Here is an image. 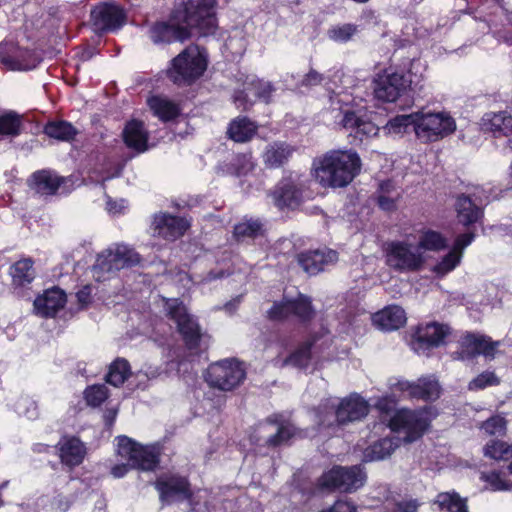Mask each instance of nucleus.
Listing matches in <instances>:
<instances>
[{
	"mask_svg": "<svg viewBox=\"0 0 512 512\" xmlns=\"http://www.w3.org/2000/svg\"><path fill=\"white\" fill-rule=\"evenodd\" d=\"M215 6V0H183L166 20L150 26L148 36L155 45H170L190 40L193 30L199 36L213 35L217 30Z\"/></svg>",
	"mask_w": 512,
	"mask_h": 512,
	"instance_id": "obj_1",
	"label": "nucleus"
},
{
	"mask_svg": "<svg viewBox=\"0 0 512 512\" xmlns=\"http://www.w3.org/2000/svg\"><path fill=\"white\" fill-rule=\"evenodd\" d=\"M361 159L355 151L327 152L315 169L316 178L324 187L343 188L360 173Z\"/></svg>",
	"mask_w": 512,
	"mask_h": 512,
	"instance_id": "obj_2",
	"label": "nucleus"
},
{
	"mask_svg": "<svg viewBox=\"0 0 512 512\" xmlns=\"http://www.w3.org/2000/svg\"><path fill=\"white\" fill-rule=\"evenodd\" d=\"M370 410V405L358 393H351L342 398L338 404H334L331 399L322 401L316 410L317 417L322 425L328 427L336 424L345 426L349 423L361 421Z\"/></svg>",
	"mask_w": 512,
	"mask_h": 512,
	"instance_id": "obj_3",
	"label": "nucleus"
},
{
	"mask_svg": "<svg viewBox=\"0 0 512 512\" xmlns=\"http://www.w3.org/2000/svg\"><path fill=\"white\" fill-rule=\"evenodd\" d=\"M207 67V56L197 45H191L170 61L166 75L175 85L187 87L195 84L204 75Z\"/></svg>",
	"mask_w": 512,
	"mask_h": 512,
	"instance_id": "obj_4",
	"label": "nucleus"
},
{
	"mask_svg": "<svg viewBox=\"0 0 512 512\" xmlns=\"http://www.w3.org/2000/svg\"><path fill=\"white\" fill-rule=\"evenodd\" d=\"M366 481V474L359 465H334L324 471L316 480L319 492L353 493L361 488Z\"/></svg>",
	"mask_w": 512,
	"mask_h": 512,
	"instance_id": "obj_5",
	"label": "nucleus"
},
{
	"mask_svg": "<svg viewBox=\"0 0 512 512\" xmlns=\"http://www.w3.org/2000/svg\"><path fill=\"white\" fill-rule=\"evenodd\" d=\"M167 317L176 324V329L189 351L200 348L203 332L198 320L188 312L187 307L179 298L167 299L165 302Z\"/></svg>",
	"mask_w": 512,
	"mask_h": 512,
	"instance_id": "obj_6",
	"label": "nucleus"
},
{
	"mask_svg": "<svg viewBox=\"0 0 512 512\" xmlns=\"http://www.w3.org/2000/svg\"><path fill=\"white\" fill-rule=\"evenodd\" d=\"M118 440V455L132 465V469L154 472L161 462V449L156 444H141L136 440L121 435Z\"/></svg>",
	"mask_w": 512,
	"mask_h": 512,
	"instance_id": "obj_7",
	"label": "nucleus"
},
{
	"mask_svg": "<svg viewBox=\"0 0 512 512\" xmlns=\"http://www.w3.org/2000/svg\"><path fill=\"white\" fill-rule=\"evenodd\" d=\"M246 379L243 362L236 358H226L211 363L205 373L204 380L212 388L230 392L238 388Z\"/></svg>",
	"mask_w": 512,
	"mask_h": 512,
	"instance_id": "obj_8",
	"label": "nucleus"
},
{
	"mask_svg": "<svg viewBox=\"0 0 512 512\" xmlns=\"http://www.w3.org/2000/svg\"><path fill=\"white\" fill-rule=\"evenodd\" d=\"M89 20L96 34L115 33L126 25L127 12L115 0H103L91 8Z\"/></svg>",
	"mask_w": 512,
	"mask_h": 512,
	"instance_id": "obj_9",
	"label": "nucleus"
},
{
	"mask_svg": "<svg viewBox=\"0 0 512 512\" xmlns=\"http://www.w3.org/2000/svg\"><path fill=\"white\" fill-rule=\"evenodd\" d=\"M141 256L135 249L127 245H117L114 250L107 249L100 253L93 267L98 278L105 274L115 273L124 268H131L138 265Z\"/></svg>",
	"mask_w": 512,
	"mask_h": 512,
	"instance_id": "obj_10",
	"label": "nucleus"
},
{
	"mask_svg": "<svg viewBox=\"0 0 512 512\" xmlns=\"http://www.w3.org/2000/svg\"><path fill=\"white\" fill-rule=\"evenodd\" d=\"M162 505L191 501L194 497L191 483L180 474H162L153 483Z\"/></svg>",
	"mask_w": 512,
	"mask_h": 512,
	"instance_id": "obj_11",
	"label": "nucleus"
},
{
	"mask_svg": "<svg viewBox=\"0 0 512 512\" xmlns=\"http://www.w3.org/2000/svg\"><path fill=\"white\" fill-rule=\"evenodd\" d=\"M416 114L415 134L424 143L435 142L456 129L455 121L450 116L442 113Z\"/></svg>",
	"mask_w": 512,
	"mask_h": 512,
	"instance_id": "obj_12",
	"label": "nucleus"
},
{
	"mask_svg": "<svg viewBox=\"0 0 512 512\" xmlns=\"http://www.w3.org/2000/svg\"><path fill=\"white\" fill-rule=\"evenodd\" d=\"M411 83L410 70L407 73L385 70L373 81L374 96L382 102H395L410 88Z\"/></svg>",
	"mask_w": 512,
	"mask_h": 512,
	"instance_id": "obj_13",
	"label": "nucleus"
},
{
	"mask_svg": "<svg viewBox=\"0 0 512 512\" xmlns=\"http://www.w3.org/2000/svg\"><path fill=\"white\" fill-rule=\"evenodd\" d=\"M451 334L447 324L429 322L416 327L411 337V346L418 354L428 355L435 348L446 344V338Z\"/></svg>",
	"mask_w": 512,
	"mask_h": 512,
	"instance_id": "obj_14",
	"label": "nucleus"
},
{
	"mask_svg": "<svg viewBox=\"0 0 512 512\" xmlns=\"http://www.w3.org/2000/svg\"><path fill=\"white\" fill-rule=\"evenodd\" d=\"M386 263L398 272H417L422 269L424 258L421 253L413 252L405 241H392L386 249Z\"/></svg>",
	"mask_w": 512,
	"mask_h": 512,
	"instance_id": "obj_15",
	"label": "nucleus"
},
{
	"mask_svg": "<svg viewBox=\"0 0 512 512\" xmlns=\"http://www.w3.org/2000/svg\"><path fill=\"white\" fill-rule=\"evenodd\" d=\"M430 421L416 411L400 409L395 411L389 420V427L393 432L404 430L405 442L412 443L420 439L428 430Z\"/></svg>",
	"mask_w": 512,
	"mask_h": 512,
	"instance_id": "obj_16",
	"label": "nucleus"
},
{
	"mask_svg": "<svg viewBox=\"0 0 512 512\" xmlns=\"http://www.w3.org/2000/svg\"><path fill=\"white\" fill-rule=\"evenodd\" d=\"M190 227L191 223L186 217L162 211L153 214L150 225L154 237L170 242L183 237Z\"/></svg>",
	"mask_w": 512,
	"mask_h": 512,
	"instance_id": "obj_17",
	"label": "nucleus"
},
{
	"mask_svg": "<svg viewBox=\"0 0 512 512\" xmlns=\"http://www.w3.org/2000/svg\"><path fill=\"white\" fill-rule=\"evenodd\" d=\"M279 210L298 208L303 201V185L292 176L282 177L270 193Z\"/></svg>",
	"mask_w": 512,
	"mask_h": 512,
	"instance_id": "obj_18",
	"label": "nucleus"
},
{
	"mask_svg": "<svg viewBox=\"0 0 512 512\" xmlns=\"http://www.w3.org/2000/svg\"><path fill=\"white\" fill-rule=\"evenodd\" d=\"M460 357L463 360H472L479 355L493 359L499 342L491 337L473 332H467L460 340Z\"/></svg>",
	"mask_w": 512,
	"mask_h": 512,
	"instance_id": "obj_19",
	"label": "nucleus"
},
{
	"mask_svg": "<svg viewBox=\"0 0 512 512\" xmlns=\"http://www.w3.org/2000/svg\"><path fill=\"white\" fill-rule=\"evenodd\" d=\"M397 389L408 394L410 399L434 402L441 395V387L437 380L430 377H420L417 381H398Z\"/></svg>",
	"mask_w": 512,
	"mask_h": 512,
	"instance_id": "obj_20",
	"label": "nucleus"
},
{
	"mask_svg": "<svg viewBox=\"0 0 512 512\" xmlns=\"http://www.w3.org/2000/svg\"><path fill=\"white\" fill-rule=\"evenodd\" d=\"M55 448L60 462L70 469L81 465L87 454L85 443L74 435H63Z\"/></svg>",
	"mask_w": 512,
	"mask_h": 512,
	"instance_id": "obj_21",
	"label": "nucleus"
},
{
	"mask_svg": "<svg viewBox=\"0 0 512 512\" xmlns=\"http://www.w3.org/2000/svg\"><path fill=\"white\" fill-rule=\"evenodd\" d=\"M338 260V253L332 249H315L300 252L297 255V263L309 275H316L324 270V267Z\"/></svg>",
	"mask_w": 512,
	"mask_h": 512,
	"instance_id": "obj_22",
	"label": "nucleus"
},
{
	"mask_svg": "<svg viewBox=\"0 0 512 512\" xmlns=\"http://www.w3.org/2000/svg\"><path fill=\"white\" fill-rule=\"evenodd\" d=\"M459 224L470 229L476 223L482 222L484 210L477 205L470 195L460 193L454 196L453 204Z\"/></svg>",
	"mask_w": 512,
	"mask_h": 512,
	"instance_id": "obj_23",
	"label": "nucleus"
},
{
	"mask_svg": "<svg viewBox=\"0 0 512 512\" xmlns=\"http://www.w3.org/2000/svg\"><path fill=\"white\" fill-rule=\"evenodd\" d=\"M66 293L59 287H53L36 297L33 302L35 314L43 318H53L64 308Z\"/></svg>",
	"mask_w": 512,
	"mask_h": 512,
	"instance_id": "obj_24",
	"label": "nucleus"
},
{
	"mask_svg": "<svg viewBox=\"0 0 512 512\" xmlns=\"http://www.w3.org/2000/svg\"><path fill=\"white\" fill-rule=\"evenodd\" d=\"M124 144L138 153L148 149L149 132L140 119H131L125 123L122 131Z\"/></svg>",
	"mask_w": 512,
	"mask_h": 512,
	"instance_id": "obj_25",
	"label": "nucleus"
},
{
	"mask_svg": "<svg viewBox=\"0 0 512 512\" xmlns=\"http://www.w3.org/2000/svg\"><path fill=\"white\" fill-rule=\"evenodd\" d=\"M295 151V146L286 141H274L265 147L262 160L268 169L282 168L288 164Z\"/></svg>",
	"mask_w": 512,
	"mask_h": 512,
	"instance_id": "obj_26",
	"label": "nucleus"
},
{
	"mask_svg": "<svg viewBox=\"0 0 512 512\" xmlns=\"http://www.w3.org/2000/svg\"><path fill=\"white\" fill-rule=\"evenodd\" d=\"M317 334L310 335L300 342L282 361V367L291 366L299 370H306L313 359V348L318 341Z\"/></svg>",
	"mask_w": 512,
	"mask_h": 512,
	"instance_id": "obj_27",
	"label": "nucleus"
},
{
	"mask_svg": "<svg viewBox=\"0 0 512 512\" xmlns=\"http://www.w3.org/2000/svg\"><path fill=\"white\" fill-rule=\"evenodd\" d=\"M258 132V125L247 116H237L230 120L226 130L228 139L235 143H247Z\"/></svg>",
	"mask_w": 512,
	"mask_h": 512,
	"instance_id": "obj_28",
	"label": "nucleus"
},
{
	"mask_svg": "<svg viewBox=\"0 0 512 512\" xmlns=\"http://www.w3.org/2000/svg\"><path fill=\"white\" fill-rule=\"evenodd\" d=\"M31 189L41 195H54L65 182V178L56 175L51 170L35 171L28 180Z\"/></svg>",
	"mask_w": 512,
	"mask_h": 512,
	"instance_id": "obj_29",
	"label": "nucleus"
},
{
	"mask_svg": "<svg viewBox=\"0 0 512 512\" xmlns=\"http://www.w3.org/2000/svg\"><path fill=\"white\" fill-rule=\"evenodd\" d=\"M34 262L30 258L20 259L9 268L11 286L17 294L27 288L35 279Z\"/></svg>",
	"mask_w": 512,
	"mask_h": 512,
	"instance_id": "obj_30",
	"label": "nucleus"
},
{
	"mask_svg": "<svg viewBox=\"0 0 512 512\" xmlns=\"http://www.w3.org/2000/svg\"><path fill=\"white\" fill-rule=\"evenodd\" d=\"M480 125L483 132H490L494 137L508 136L512 133V116L505 111L486 113Z\"/></svg>",
	"mask_w": 512,
	"mask_h": 512,
	"instance_id": "obj_31",
	"label": "nucleus"
},
{
	"mask_svg": "<svg viewBox=\"0 0 512 512\" xmlns=\"http://www.w3.org/2000/svg\"><path fill=\"white\" fill-rule=\"evenodd\" d=\"M373 321L382 330H398L406 323V313L400 306L390 305L376 312Z\"/></svg>",
	"mask_w": 512,
	"mask_h": 512,
	"instance_id": "obj_32",
	"label": "nucleus"
},
{
	"mask_svg": "<svg viewBox=\"0 0 512 512\" xmlns=\"http://www.w3.org/2000/svg\"><path fill=\"white\" fill-rule=\"evenodd\" d=\"M148 106L153 112V115L164 123L175 120L181 114L179 104L158 95L148 99Z\"/></svg>",
	"mask_w": 512,
	"mask_h": 512,
	"instance_id": "obj_33",
	"label": "nucleus"
},
{
	"mask_svg": "<svg viewBox=\"0 0 512 512\" xmlns=\"http://www.w3.org/2000/svg\"><path fill=\"white\" fill-rule=\"evenodd\" d=\"M43 133L51 139L72 142L78 135L77 128L66 120H50L43 127Z\"/></svg>",
	"mask_w": 512,
	"mask_h": 512,
	"instance_id": "obj_34",
	"label": "nucleus"
},
{
	"mask_svg": "<svg viewBox=\"0 0 512 512\" xmlns=\"http://www.w3.org/2000/svg\"><path fill=\"white\" fill-rule=\"evenodd\" d=\"M291 316H295L303 324L310 323L316 316L312 298L306 294L298 293L295 298H288Z\"/></svg>",
	"mask_w": 512,
	"mask_h": 512,
	"instance_id": "obj_35",
	"label": "nucleus"
},
{
	"mask_svg": "<svg viewBox=\"0 0 512 512\" xmlns=\"http://www.w3.org/2000/svg\"><path fill=\"white\" fill-rule=\"evenodd\" d=\"M23 129V116L18 112L8 110L0 114V139L18 137Z\"/></svg>",
	"mask_w": 512,
	"mask_h": 512,
	"instance_id": "obj_36",
	"label": "nucleus"
},
{
	"mask_svg": "<svg viewBox=\"0 0 512 512\" xmlns=\"http://www.w3.org/2000/svg\"><path fill=\"white\" fill-rule=\"evenodd\" d=\"M296 437H302V430L290 422H282L279 424L276 433L267 438L265 445L268 448L290 445V441Z\"/></svg>",
	"mask_w": 512,
	"mask_h": 512,
	"instance_id": "obj_37",
	"label": "nucleus"
},
{
	"mask_svg": "<svg viewBox=\"0 0 512 512\" xmlns=\"http://www.w3.org/2000/svg\"><path fill=\"white\" fill-rule=\"evenodd\" d=\"M435 502L442 511L469 512L468 499L461 497L455 490L438 493Z\"/></svg>",
	"mask_w": 512,
	"mask_h": 512,
	"instance_id": "obj_38",
	"label": "nucleus"
},
{
	"mask_svg": "<svg viewBox=\"0 0 512 512\" xmlns=\"http://www.w3.org/2000/svg\"><path fill=\"white\" fill-rule=\"evenodd\" d=\"M265 233L264 225L260 219H245L233 227V237L237 241L244 239H255Z\"/></svg>",
	"mask_w": 512,
	"mask_h": 512,
	"instance_id": "obj_39",
	"label": "nucleus"
},
{
	"mask_svg": "<svg viewBox=\"0 0 512 512\" xmlns=\"http://www.w3.org/2000/svg\"><path fill=\"white\" fill-rule=\"evenodd\" d=\"M130 375L131 366L129 362L124 358H117L110 364L105 380L114 387H120Z\"/></svg>",
	"mask_w": 512,
	"mask_h": 512,
	"instance_id": "obj_40",
	"label": "nucleus"
},
{
	"mask_svg": "<svg viewBox=\"0 0 512 512\" xmlns=\"http://www.w3.org/2000/svg\"><path fill=\"white\" fill-rule=\"evenodd\" d=\"M480 480L485 482L491 491H511L512 481L503 469L482 472Z\"/></svg>",
	"mask_w": 512,
	"mask_h": 512,
	"instance_id": "obj_41",
	"label": "nucleus"
},
{
	"mask_svg": "<svg viewBox=\"0 0 512 512\" xmlns=\"http://www.w3.org/2000/svg\"><path fill=\"white\" fill-rule=\"evenodd\" d=\"M483 454L487 458L510 463L512 461V444L499 439H491L485 444Z\"/></svg>",
	"mask_w": 512,
	"mask_h": 512,
	"instance_id": "obj_42",
	"label": "nucleus"
},
{
	"mask_svg": "<svg viewBox=\"0 0 512 512\" xmlns=\"http://www.w3.org/2000/svg\"><path fill=\"white\" fill-rule=\"evenodd\" d=\"M418 247L425 251H441L448 247V243L441 232L426 229L419 237Z\"/></svg>",
	"mask_w": 512,
	"mask_h": 512,
	"instance_id": "obj_43",
	"label": "nucleus"
},
{
	"mask_svg": "<svg viewBox=\"0 0 512 512\" xmlns=\"http://www.w3.org/2000/svg\"><path fill=\"white\" fill-rule=\"evenodd\" d=\"M394 451L393 441L390 438H381L367 447L364 451L366 461L383 460Z\"/></svg>",
	"mask_w": 512,
	"mask_h": 512,
	"instance_id": "obj_44",
	"label": "nucleus"
},
{
	"mask_svg": "<svg viewBox=\"0 0 512 512\" xmlns=\"http://www.w3.org/2000/svg\"><path fill=\"white\" fill-rule=\"evenodd\" d=\"M416 119V113L396 115L388 121L386 127L390 133L402 134L412 131L415 133Z\"/></svg>",
	"mask_w": 512,
	"mask_h": 512,
	"instance_id": "obj_45",
	"label": "nucleus"
},
{
	"mask_svg": "<svg viewBox=\"0 0 512 512\" xmlns=\"http://www.w3.org/2000/svg\"><path fill=\"white\" fill-rule=\"evenodd\" d=\"M109 396V389L104 384L88 385L83 391V398L91 408L100 407Z\"/></svg>",
	"mask_w": 512,
	"mask_h": 512,
	"instance_id": "obj_46",
	"label": "nucleus"
},
{
	"mask_svg": "<svg viewBox=\"0 0 512 512\" xmlns=\"http://www.w3.org/2000/svg\"><path fill=\"white\" fill-rule=\"evenodd\" d=\"M358 31V25L353 23H345L331 26L327 30V36L330 40L336 43H347L353 39Z\"/></svg>",
	"mask_w": 512,
	"mask_h": 512,
	"instance_id": "obj_47",
	"label": "nucleus"
},
{
	"mask_svg": "<svg viewBox=\"0 0 512 512\" xmlns=\"http://www.w3.org/2000/svg\"><path fill=\"white\" fill-rule=\"evenodd\" d=\"M480 429L489 436H502L506 433L507 421L500 415H493L481 423Z\"/></svg>",
	"mask_w": 512,
	"mask_h": 512,
	"instance_id": "obj_48",
	"label": "nucleus"
},
{
	"mask_svg": "<svg viewBox=\"0 0 512 512\" xmlns=\"http://www.w3.org/2000/svg\"><path fill=\"white\" fill-rule=\"evenodd\" d=\"M500 384V379L492 371H484L473 378L469 384L470 391L483 390L490 386H497Z\"/></svg>",
	"mask_w": 512,
	"mask_h": 512,
	"instance_id": "obj_49",
	"label": "nucleus"
},
{
	"mask_svg": "<svg viewBox=\"0 0 512 512\" xmlns=\"http://www.w3.org/2000/svg\"><path fill=\"white\" fill-rule=\"evenodd\" d=\"M291 316L288 298L275 301L267 311V318L270 321L283 322Z\"/></svg>",
	"mask_w": 512,
	"mask_h": 512,
	"instance_id": "obj_50",
	"label": "nucleus"
},
{
	"mask_svg": "<svg viewBox=\"0 0 512 512\" xmlns=\"http://www.w3.org/2000/svg\"><path fill=\"white\" fill-rule=\"evenodd\" d=\"M462 256L450 249V251L442 257L441 261L435 266L437 273H448L454 270L461 261Z\"/></svg>",
	"mask_w": 512,
	"mask_h": 512,
	"instance_id": "obj_51",
	"label": "nucleus"
},
{
	"mask_svg": "<svg viewBox=\"0 0 512 512\" xmlns=\"http://www.w3.org/2000/svg\"><path fill=\"white\" fill-rule=\"evenodd\" d=\"M475 238V231L468 229V231L458 234L455 237L451 249L463 256L464 250L474 241Z\"/></svg>",
	"mask_w": 512,
	"mask_h": 512,
	"instance_id": "obj_52",
	"label": "nucleus"
},
{
	"mask_svg": "<svg viewBox=\"0 0 512 512\" xmlns=\"http://www.w3.org/2000/svg\"><path fill=\"white\" fill-rule=\"evenodd\" d=\"M341 114H342V118H341L339 124L343 128L350 129L355 132L358 127L361 117L358 116L352 108L343 109L341 111Z\"/></svg>",
	"mask_w": 512,
	"mask_h": 512,
	"instance_id": "obj_53",
	"label": "nucleus"
},
{
	"mask_svg": "<svg viewBox=\"0 0 512 512\" xmlns=\"http://www.w3.org/2000/svg\"><path fill=\"white\" fill-rule=\"evenodd\" d=\"M232 99L236 108L241 111L247 112L253 106V102L250 101L248 94L243 89L235 90Z\"/></svg>",
	"mask_w": 512,
	"mask_h": 512,
	"instance_id": "obj_54",
	"label": "nucleus"
},
{
	"mask_svg": "<svg viewBox=\"0 0 512 512\" xmlns=\"http://www.w3.org/2000/svg\"><path fill=\"white\" fill-rule=\"evenodd\" d=\"M255 96L264 101L265 103H270L272 93L274 92L275 88L273 85L269 82H263V81H257L255 84Z\"/></svg>",
	"mask_w": 512,
	"mask_h": 512,
	"instance_id": "obj_55",
	"label": "nucleus"
},
{
	"mask_svg": "<svg viewBox=\"0 0 512 512\" xmlns=\"http://www.w3.org/2000/svg\"><path fill=\"white\" fill-rule=\"evenodd\" d=\"M320 512H357V506L351 500L338 499L330 507Z\"/></svg>",
	"mask_w": 512,
	"mask_h": 512,
	"instance_id": "obj_56",
	"label": "nucleus"
},
{
	"mask_svg": "<svg viewBox=\"0 0 512 512\" xmlns=\"http://www.w3.org/2000/svg\"><path fill=\"white\" fill-rule=\"evenodd\" d=\"M0 62L11 70L19 69L18 61L11 55L9 46L0 43Z\"/></svg>",
	"mask_w": 512,
	"mask_h": 512,
	"instance_id": "obj_57",
	"label": "nucleus"
},
{
	"mask_svg": "<svg viewBox=\"0 0 512 512\" xmlns=\"http://www.w3.org/2000/svg\"><path fill=\"white\" fill-rule=\"evenodd\" d=\"M375 408L381 413L389 415L396 409V401L390 396L379 398L375 403Z\"/></svg>",
	"mask_w": 512,
	"mask_h": 512,
	"instance_id": "obj_58",
	"label": "nucleus"
},
{
	"mask_svg": "<svg viewBox=\"0 0 512 512\" xmlns=\"http://www.w3.org/2000/svg\"><path fill=\"white\" fill-rule=\"evenodd\" d=\"M378 131V128L375 126L373 122L370 120L363 119L361 117L358 127L355 131L356 136H371L376 135Z\"/></svg>",
	"mask_w": 512,
	"mask_h": 512,
	"instance_id": "obj_59",
	"label": "nucleus"
},
{
	"mask_svg": "<svg viewBox=\"0 0 512 512\" xmlns=\"http://www.w3.org/2000/svg\"><path fill=\"white\" fill-rule=\"evenodd\" d=\"M322 81L323 75L314 69H310L309 72L303 76L300 84L303 87H312L321 84Z\"/></svg>",
	"mask_w": 512,
	"mask_h": 512,
	"instance_id": "obj_60",
	"label": "nucleus"
},
{
	"mask_svg": "<svg viewBox=\"0 0 512 512\" xmlns=\"http://www.w3.org/2000/svg\"><path fill=\"white\" fill-rule=\"evenodd\" d=\"M419 503L416 499L398 501L395 503L393 512H417Z\"/></svg>",
	"mask_w": 512,
	"mask_h": 512,
	"instance_id": "obj_61",
	"label": "nucleus"
},
{
	"mask_svg": "<svg viewBox=\"0 0 512 512\" xmlns=\"http://www.w3.org/2000/svg\"><path fill=\"white\" fill-rule=\"evenodd\" d=\"M91 292H92V289H91L90 285L83 286L76 293L78 303L82 306H87L88 304H90L91 300H92Z\"/></svg>",
	"mask_w": 512,
	"mask_h": 512,
	"instance_id": "obj_62",
	"label": "nucleus"
},
{
	"mask_svg": "<svg viewBox=\"0 0 512 512\" xmlns=\"http://www.w3.org/2000/svg\"><path fill=\"white\" fill-rule=\"evenodd\" d=\"M378 206L385 211H392L396 208L395 200L387 195L380 194L377 197Z\"/></svg>",
	"mask_w": 512,
	"mask_h": 512,
	"instance_id": "obj_63",
	"label": "nucleus"
},
{
	"mask_svg": "<svg viewBox=\"0 0 512 512\" xmlns=\"http://www.w3.org/2000/svg\"><path fill=\"white\" fill-rule=\"evenodd\" d=\"M132 469V465H130V462L127 461V463H119L115 464L111 468V474L115 478H122L124 477L130 470Z\"/></svg>",
	"mask_w": 512,
	"mask_h": 512,
	"instance_id": "obj_64",
	"label": "nucleus"
}]
</instances>
